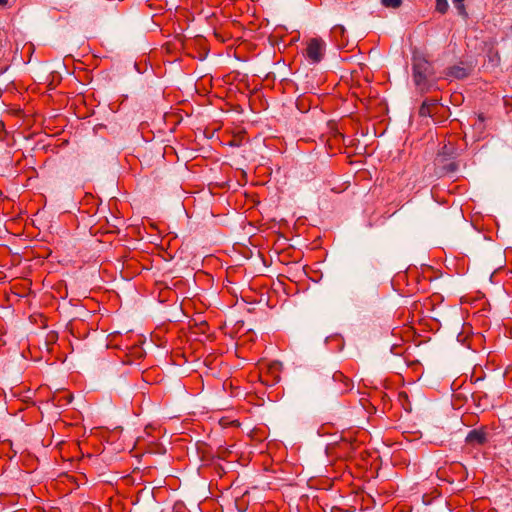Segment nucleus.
Masks as SVG:
<instances>
[{"mask_svg":"<svg viewBox=\"0 0 512 512\" xmlns=\"http://www.w3.org/2000/svg\"><path fill=\"white\" fill-rule=\"evenodd\" d=\"M449 8L447 0H436V10L441 13L445 14Z\"/></svg>","mask_w":512,"mask_h":512,"instance_id":"1a4fd4ad","label":"nucleus"},{"mask_svg":"<svg viewBox=\"0 0 512 512\" xmlns=\"http://www.w3.org/2000/svg\"><path fill=\"white\" fill-rule=\"evenodd\" d=\"M325 47L321 38H312L307 42L304 55L311 63H319L324 57Z\"/></svg>","mask_w":512,"mask_h":512,"instance_id":"f03ea898","label":"nucleus"},{"mask_svg":"<svg viewBox=\"0 0 512 512\" xmlns=\"http://www.w3.org/2000/svg\"><path fill=\"white\" fill-rule=\"evenodd\" d=\"M458 13L462 15L464 18L468 16L465 5L463 3L454 4Z\"/></svg>","mask_w":512,"mask_h":512,"instance_id":"f8f14e48","label":"nucleus"},{"mask_svg":"<svg viewBox=\"0 0 512 512\" xmlns=\"http://www.w3.org/2000/svg\"><path fill=\"white\" fill-rule=\"evenodd\" d=\"M334 381L342 382L344 387L341 389V391H347L350 387L349 379L343 375L341 372H335L333 375Z\"/></svg>","mask_w":512,"mask_h":512,"instance_id":"0eeeda50","label":"nucleus"},{"mask_svg":"<svg viewBox=\"0 0 512 512\" xmlns=\"http://www.w3.org/2000/svg\"><path fill=\"white\" fill-rule=\"evenodd\" d=\"M65 399V403H70L71 400H72V395L71 394H67L63 397Z\"/></svg>","mask_w":512,"mask_h":512,"instance_id":"ddd939ff","label":"nucleus"},{"mask_svg":"<svg viewBox=\"0 0 512 512\" xmlns=\"http://www.w3.org/2000/svg\"><path fill=\"white\" fill-rule=\"evenodd\" d=\"M8 3V0H0V6H6Z\"/></svg>","mask_w":512,"mask_h":512,"instance_id":"4468645a","label":"nucleus"},{"mask_svg":"<svg viewBox=\"0 0 512 512\" xmlns=\"http://www.w3.org/2000/svg\"><path fill=\"white\" fill-rule=\"evenodd\" d=\"M487 442V432L484 427L469 431L466 436V443L470 445H483Z\"/></svg>","mask_w":512,"mask_h":512,"instance_id":"20e7f679","label":"nucleus"},{"mask_svg":"<svg viewBox=\"0 0 512 512\" xmlns=\"http://www.w3.org/2000/svg\"><path fill=\"white\" fill-rule=\"evenodd\" d=\"M449 76H453L457 79H463L465 78L468 73L465 68L459 67V66H453L449 69V72L447 73Z\"/></svg>","mask_w":512,"mask_h":512,"instance_id":"423d86ee","label":"nucleus"},{"mask_svg":"<svg viewBox=\"0 0 512 512\" xmlns=\"http://www.w3.org/2000/svg\"><path fill=\"white\" fill-rule=\"evenodd\" d=\"M464 1H465V0H452V2H453L454 4H458V3H460V2H461V3H463Z\"/></svg>","mask_w":512,"mask_h":512,"instance_id":"dca6fc26","label":"nucleus"},{"mask_svg":"<svg viewBox=\"0 0 512 512\" xmlns=\"http://www.w3.org/2000/svg\"><path fill=\"white\" fill-rule=\"evenodd\" d=\"M438 104L437 99H426L423 101L419 109L421 117L432 116L433 108Z\"/></svg>","mask_w":512,"mask_h":512,"instance_id":"39448f33","label":"nucleus"},{"mask_svg":"<svg viewBox=\"0 0 512 512\" xmlns=\"http://www.w3.org/2000/svg\"><path fill=\"white\" fill-rule=\"evenodd\" d=\"M331 34L335 39H338L340 37L342 40L345 34V28L342 25H335L331 29Z\"/></svg>","mask_w":512,"mask_h":512,"instance_id":"6e6552de","label":"nucleus"},{"mask_svg":"<svg viewBox=\"0 0 512 512\" xmlns=\"http://www.w3.org/2000/svg\"><path fill=\"white\" fill-rule=\"evenodd\" d=\"M412 61L414 83L422 92H427L431 86L430 81L434 78L433 66L420 54H414Z\"/></svg>","mask_w":512,"mask_h":512,"instance_id":"f257e3e1","label":"nucleus"},{"mask_svg":"<svg viewBox=\"0 0 512 512\" xmlns=\"http://www.w3.org/2000/svg\"><path fill=\"white\" fill-rule=\"evenodd\" d=\"M277 369H278V366H277V365H272V366L270 367V370H272V371H276Z\"/></svg>","mask_w":512,"mask_h":512,"instance_id":"2eb2a0df","label":"nucleus"},{"mask_svg":"<svg viewBox=\"0 0 512 512\" xmlns=\"http://www.w3.org/2000/svg\"><path fill=\"white\" fill-rule=\"evenodd\" d=\"M383 6L387 8H398L402 4V0H381Z\"/></svg>","mask_w":512,"mask_h":512,"instance_id":"9b49d317","label":"nucleus"},{"mask_svg":"<svg viewBox=\"0 0 512 512\" xmlns=\"http://www.w3.org/2000/svg\"><path fill=\"white\" fill-rule=\"evenodd\" d=\"M460 155V150L452 143L445 144L438 153V163L454 160Z\"/></svg>","mask_w":512,"mask_h":512,"instance_id":"7ed1b4c3","label":"nucleus"},{"mask_svg":"<svg viewBox=\"0 0 512 512\" xmlns=\"http://www.w3.org/2000/svg\"><path fill=\"white\" fill-rule=\"evenodd\" d=\"M442 165V168L447 172V173H452V172H455L457 169H458V164L454 161H450L448 163L446 162H443V163H440Z\"/></svg>","mask_w":512,"mask_h":512,"instance_id":"9d476101","label":"nucleus"}]
</instances>
